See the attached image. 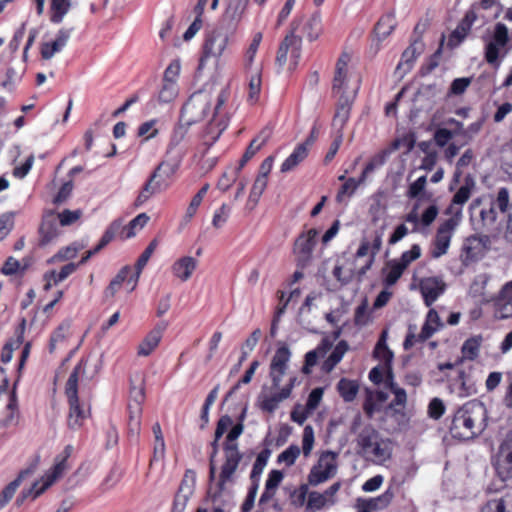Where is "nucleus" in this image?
Masks as SVG:
<instances>
[{"instance_id": "1", "label": "nucleus", "mask_w": 512, "mask_h": 512, "mask_svg": "<svg viewBox=\"0 0 512 512\" xmlns=\"http://www.w3.org/2000/svg\"><path fill=\"white\" fill-rule=\"evenodd\" d=\"M300 23H302L301 32L308 41L317 40L323 32L322 19L319 13H314L306 18L295 19L291 23L290 32L281 42L276 57L277 65L279 67L288 65L290 71L298 66L301 58L302 39L296 35Z\"/></svg>"}, {"instance_id": "2", "label": "nucleus", "mask_w": 512, "mask_h": 512, "mask_svg": "<svg viewBox=\"0 0 512 512\" xmlns=\"http://www.w3.org/2000/svg\"><path fill=\"white\" fill-rule=\"evenodd\" d=\"M361 416L357 415L351 425L356 434V453L364 460L382 465L392 456V442L384 437L373 425L366 424L360 428Z\"/></svg>"}, {"instance_id": "3", "label": "nucleus", "mask_w": 512, "mask_h": 512, "mask_svg": "<svg viewBox=\"0 0 512 512\" xmlns=\"http://www.w3.org/2000/svg\"><path fill=\"white\" fill-rule=\"evenodd\" d=\"M243 430L244 426L240 422L234 425L227 434L226 442L223 447L224 462L221 466L219 478L217 483L209 488V495L214 502H216L220 494L226 490V484L234 482V473L242 459V454L235 441L243 433Z\"/></svg>"}, {"instance_id": "4", "label": "nucleus", "mask_w": 512, "mask_h": 512, "mask_svg": "<svg viewBox=\"0 0 512 512\" xmlns=\"http://www.w3.org/2000/svg\"><path fill=\"white\" fill-rule=\"evenodd\" d=\"M485 418L486 409L481 402H467L455 413L450 432L458 439H472L485 429Z\"/></svg>"}, {"instance_id": "5", "label": "nucleus", "mask_w": 512, "mask_h": 512, "mask_svg": "<svg viewBox=\"0 0 512 512\" xmlns=\"http://www.w3.org/2000/svg\"><path fill=\"white\" fill-rule=\"evenodd\" d=\"M212 101L213 95L210 90L194 92L182 107L180 121L186 126L203 121L211 113Z\"/></svg>"}, {"instance_id": "6", "label": "nucleus", "mask_w": 512, "mask_h": 512, "mask_svg": "<svg viewBox=\"0 0 512 512\" xmlns=\"http://www.w3.org/2000/svg\"><path fill=\"white\" fill-rule=\"evenodd\" d=\"M84 361L82 360L70 374L66 386L65 393L70 405L68 416V425L72 429H78L82 426L84 419L87 417V411L82 409L78 399V374L82 370Z\"/></svg>"}, {"instance_id": "7", "label": "nucleus", "mask_w": 512, "mask_h": 512, "mask_svg": "<svg viewBox=\"0 0 512 512\" xmlns=\"http://www.w3.org/2000/svg\"><path fill=\"white\" fill-rule=\"evenodd\" d=\"M73 451L74 447L72 445L65 446L64 450L56 456L54 465L45 472L39 481L34 482V498L45 493L47 489L63 477L70 468L68 458L72 455Z\"/></svg>"}, {"instance_id": "8", "label": "nucleus", "mask_w": 512, "mask_h": 512, "mask_svg": "<svg viewBox=\"0 0 512 512\" xmlns=\"http://www.w3.org/2000/svg\"><path fill=\"white\" fill-rule=\"evenodd\" d=\"M337 459V452L330 450L322 452L308 474V483L311 486H318L333 478L338 469Z\"/></svg>"}, {"instance_id": "9", "label": "nucleus", "mask_w": 512, "mask_h": 512, "mask_svg": "<svg viewBox=\"0 0 512 512\" xmlns=\"http://www.w3.org/2000/svg\"><path fill=\"white\" fill-rule=\"evenodd\" d=\"M230 92L228 88H222L216 95L212 117L205 130L206 143L213 144L227 127V119L222 116V107L228 101Z\"/></svg>"}, {"instance_id": "10", "label": "nucleus", "mask_w": 512, "mask_h": 512, "mask_svg": "<svg viewBox=\"0 0 512 512\" xmlns=\"http://www.w3.org/2000/svg\"><path fill=\"white\" fill-rule=\"evenodd\" d=\"M295 382L296 377H291L289 382L281 389H273L266 386L262 387L257 397V406L259 409L269 414L273 413L282 401L290 397Z\"/></svg>"}, {"instance_id": "11", "label": "nucleus", "mask_w": 512, "mask_h": 512, "mask_svg": "<svg viewBox=\"0 0 512 512\" xmlns=\"http://www.w3.org/2000/svg\"><path fill=\"white\" fill-rule=\"evenodd\" d=\"M460 218L461 211L459 209L455 212V216L445 220L442 224H440L433 241V248L431 250V256L433 258H439L447 253L451 238L459 224Z\"/></svg>"}, {"instance_id": "12", "label": "nucleus", "mask_w": 512, "mask_h": 512, "mask_svg": "<svg viewBox=\"0 0 512 512\" xmlns=\"http://www.w3.org/2000/svg\"><path fill=\"white\" fill-rule=\"evenodd\" d=\"M350 60V55L344 52L340 55L336 62L332 92L337 97L347 95V93H349L355 87L354 85L351 89L349 88V83L352 77V73L349 68Z\"/></svg>"}, {"instance_id": "13", "label": "nucleus", "mask_w": 512, "mask_h": 512, "mask_svg": "<svg viewBox=\"0 0 512 512\" xmlns=\"http://www.w3.org/2000/svg\"><path fill=\"white\" fill-rule=\"evenodd\" d=\"M419 204L416 203L404 217L405 222L412 224V233H426L427 229L435 221L439 209L435 204L429 205L421 214Z\"/></svg>"}, {"instance_id": "14", "label": "nucleus", "mask_w": 512, "mask_h": 512, "mask_svg": "<svg viewBox=\"0 0 512 512\" xmlns=\"http://www.w3.org/2000/svg\"><path fill=\"white\" fill-rule=\"evenodd\" d=\"M318 234V230L312 228L296 238L293 252L299 265L306 266L311 261Z\"/></svg>"}, {"instance_id": "15", "label": "nucleus", "mask_w": 512, "mask_h": 512, "mask_svg": "<svg viewBox=\"0 0 512 512\" xmlns=\"http://www.w3.org/2000/svg\"><path fill=\"white\" fill-rule=\"evenodd\" d=\"M359 89V80H356L355 87L347 93L338 97L336 104L335 114L332 120V126L336 131V134L343 133V129L349 120L353 102L356 98Z\"/></svg>"}, {"instance_id": "16", "label": "nucleus", "mask_w": 512, "mask_h": 512, "mask_svg": "<svg viewBox=\"0 0 512 512\" xmlns=\"http://www.w3.org/2000/svg\"><path fill=\"white\" fill-rule=\"evenodd\" d=\"M314 445V431L311 426H306L303 430L302 436V449L297 445H290L287 449L278 455V462L285 463L287 466H292L301 451L305 457H308L313 449Z\"/></svg>"}, {"instance_id": "17", "label": "nucleus", "mask_w": 512, "mask_h": 512, "mask_svg": "<svg viewBox=\"0 0 512 512\" xmlns=\"http://www.w3.org/2000/svg\"><path fill=\"white\" fill-rule=\"evenodd\" d=\"M494 466L502 481L512 479V431L507 434L501 443Z\"/></svg>"}, {"instance_id": "18", "label": "nucleus", "mask_w": 512, "mask_h": 512, "mask_svg": "<svg viewBox=\"0 0 512 512\" xmlns=\"http://www.w3.org/2000/svg\"><path fill=\"white\" fill-rule=\"evenodd\" d=\"M195 482L196 473L193 470H187L175 495L172 512L185 511L187 502L194 492Z\"/></svg>"}, {"instance_id": "19", "label": "nucleus", "mask_w": 512, "mask_h": 512, "mask_svg": "<svg viewBox=\"0 0 512 512\" xmlns=\"http://www.w3.org/2000/svg\"><path fill=\"white\" fill-rule=\"evenodd\" d=\"M72 29L61 28L54 39L41 41L39 53L43 60H50L56 53L62 51L71 37Z\"/></svg>"}, {"instance_id": "20", "label": "nucleus", "mask_w": 512, "mask_h": 512, "mask_svg": "<svg viewBox=\"0 0 512 512\" xmlns=\"http://www.w3.org/2000/svg\"><path fill=\"white\" fill-rule=\"evenodd\" d=\"M419 289L425 305L429 307L444 293L446 284L441 277H425L420 280Z\"/></svg>"}, {"instance_id": "21", "label": "nucleus", "mask_w": 512, "mask_h": 512, "mask_svg": "<svg viewBox=\"0 0 512 512\" xmlns=\"http://www.w3.org/2000/svg\"><path fill=\"white\" fill-rule=\"evenodd\" d=\"M189 127L190 126H186L180 121V123L174 128L167 147L168 155H173V158L182 160L186 153L184 141Z\"/></svg>"}, {"instance_id": "22", "label": "nucleus", "mask_w": 512, "mask_h": 512, "mask_svg": "<svg viewBox=\"0 0 512 512\" xmlns=\"http://www.w3.org/2000/svg\"><path fill=\"white\" fill-rule=\"evenodd\" d=\"M167 326L168 323L165 321L157 324L139 344L137 354L143 357L149 356L158 347Z\"/></svg>"}, {"instance_id": "23", "label": "nucleus", "mask_w": 512, "mask_h": 512, "mask_svg": "<svg viewBox=\"0 0 512 512\" xmlns=\"http://www.w3.org/2000/svg\"><path fill=\"white\" fill-rule=\"evenodd\" d=\"M249 0H227V6L223 15V22L228 28L236 30L240 23L244 12L247 8Z\"/></svg>"}, {"instance_id": "24", "label": "nucleus", "mask_w": 512, "mask_h": 512, "mask_svg": "<svg viewBox=\"0 0 512 512\" xmlns=\"http://www.w3.org/2000/svg\"><path fill=\"white\" fill-rule=\"evenodd\" d=\"M198 261L192 256H183L171 266L172 275L181 282L188 281L197 269Z\"/></svg>"}, {"instance_id": "25", "label": "nucleus", "mask_w": 512, "mask_h": 512, "mask_svg": "<svg viewBox=\"0 0 512 512\" xmlns=\"http://www.w3.org/2000/svg\"><path fill=\"white\" fill-rule=\"evenodd\" d=\"M476 186V182L471 175H467L464 178L463 184L457 190L452 198L449 211L455 215L457 210H461V207L469 200Z\"/></svg>"}, {"instance_id": "26", "label": "nucleus", "mask_w": 512, "mask_h": 512, "mask_svg": "<svg viewBox=\"0 0 512 512\" xmlns=\"http://www.w3.org/2000/svg\"><path fill=\"white\" fill-rule=\"evenodd\" d=\"M39 244L45 246L59 235L58 221L54 212L47 213L39 227Z\"/></svg>"}, {"instance_id": "27", "label": "nucleus", "mask_w": 512, "mask_h": 512, "mask_svg": "<svg viewBox=\"0 0 512 512\" xmlns=\"http://www.w3.org/2000/svg\"><path fill=\"white\" fill-rule=\"evenodd\" d=\"M228 35L221 31L212 32L204 45L205 56L220 57L228 45Z\"/></svg>"}, {"instance_id": "28", "label": "nucleus", "mask_w": 512, "mask_h": 512, "mask_svg": "<svg viewBox=\"0 0 512 512\" xmlns=\"http://www.w3.org/2000/svg\"><path fill=\"white\" fill-rule=\"evenodd\" d=\"M169 187V182L165 179L153 178V174L150 175L149 179L143 186L138 197L135 200V206L139 207L143 205L152 195L155 193L166 190Z\"/></svg>"}, {"instance_id": "29", "label": "nucleus", "mask_w": 512, "mask_h": 512, "mask_svg": "<svg viewBox=\"0 0 512 512\" xmlns=\"http://www.w3.org/2000/svg\"><path fill=\"white\" fill-rule=\"evenodd\" d=\"M483 245L480 238L472 236L467 238L462 246L461 250V261L464 265H468L471 262L477 260L482 254Z\"/></svg>"}, {"instance_id": "30", "label": "nucleus", "mask_w": 512, "mask_h": 512, "mask_svg": "<svg viewBox=\"0 0 512 512\" xmlns=\"http://www.w3.org/2000/svg\"><path fill=\"white\" fill-rule=\"evenodd\" d=\"M423 49V43L421 41L415 40L402 53L401 61L397 65V70H402L403 72L410 71L417 57L423 52Z\"/></svg>"}, {"instance_id": "31", "label": "nucleus", "mask_w": 512, "mask_h": 512, "mask_svg": "<svg viewBox=\"0 0 512 512\" xmlns=\"http://www.w3.org/2000/svg\"><path fill=\"white\" fill-rule=\"evenodd\" d=\"M26 326V319L22 318L15 330V340L8 341L2 348L0 359L3 363H8L12 359L14 348H18L24 338V331Z\"/></svg>"}, {"instance_id": "32", "label": "nucleus", "mask_w": 512, "mask_h": 512, "mask_svg": "<svg viewBox=\"0 0 512 512\" xmlns=\"http://www.w3.org/2000/svg\"><path fill=\"white\" fill-rule=\"evenodd\" d=\"M443 327V323L435 309H430L427 313L424 325L421 328L418 338L421 342L429 339L436 331Z\"/></svg>"}, {"instance_id": "33", "label": "nucleus", "mask_w": 512, "mask_h": 512, "mask_svg": "<svg viewBox=\"0 0 512 512\" xmlns=\"http://www.w3.org/2000/svg\"><path fill=\"white\" fill-rule=\"evenodd\" d=\"M32 472L30 467L22 470L18 476L11 481L0 493V510L3 509L13 498L16 490L19 488L23 480Z\"/></svg>"}, {"instance_id": "34", "label": "nucleus", "mask_w": 512, "mask_h": 512, "mask_svg": "<svg viewBox=\"0 0 512 512\" xmlns=\"http://www.w3.org/2000/svg\"><path fill=\"white\" fill-rule=\"evenodd\" d=\"M157 246H158L157 239H153L149 243L147 248L144 250V252L138 258V260H137V262L135 264L136 272L128 280L129 283H132L131 291L135 289V287L137 285V282H138V279L140 277V274H141L143 268L146 266L147 262L149 261L150 257L154 253V251L157 248Z\"/></svg>"}, {"instance_id": "35", "label": "nucleus", "mask_w": 512, "mask_h": 512, "mask_svg": "<svg viewBox=\"0 0 512 512\" xmlns=\"http://www.w3.org/2000/svg\"><path fill=\"white\" fill-rule=\"evenodd\" d=\"M78 268V265L75 263H68L64 265L59 273L56 271H50L44 275V289L48 290L52 285H56L59 282L65 280L69 275L74 273Z\"/></svg>"}, {"instance_id": "36", "label": "nucleus", "mask_w": 512, "mask_h": 512, "mask_svg": "<svg viewBox=\"0 0 512 512\" xmlns=\"http://www.w3.org/2000/svg\"><path fill=\"white\" fill-rule=\"evenodd\" d=\"M308 156V148L306 144H299L294 151L282 163L280 171L287 173L297 167Z\"/></svg>"}, {"instance_id": "37", "label": "nucleus", "mask_w": 512, "mask_h": 512, "mask_svg": "<svg viewBox=\"0 0 512 512\" xmlns=\"http://www.w3.org/2000/svg\"><path fill=\"white\" fill-rule=\"evenodd\" d=\"M393 496H394L393 492H391L390 490H386L383 494L379 495L378 497L370 498V499L359 498L357 500L360 501V503H362V505L365 508H367V510L369 512H374V511L383 510L386 507H388V505L390 504V502L393 499Z\"/></svg>"}, {"instance_id": "38", "label": "nucleus", "mask_w": 512, "mask_h": 512, "mask_svg": "<svg viewBox=\"0 0 512 512\" xmlns=\"http://www.w3.org/2000/svg\"><path fill=\"white\" fill-rule=\"evenodd\" d=\"M181 160L173 158L172 161H162L153 171V178L165 179L170 183L171 178L177 172L180 166Z\"/></svg>"}, {"instance_id": "39", "label": "nucleus", "mask_w": 512, "mask_h": 512, "mask_svg": "<svg viewBox=\"0 0 512 512\" xmlns=\"http://www.w3.org/2000/svg\"><path fill=\"white\" fill-rule=\"evenodd\" d=\"M330 347V343L326 339H323L316 349L306 353L305 364L302 368L303 373L309 374L310 368L316 365L318 358L323 357L328 352Z\"/></svg>"}, {"instance_id": "40", "label": "nucleus", "mask_w": 512, "mask_h": 512, "mask_svg": "<svg viewBox=\"0 0 512 512\" xmlns=\"http://www.w3.org/2000/svg\"><path fill=\"white\" fill-rule=\"evenodd\" d=\"M481 512H512V497L491 499L482 506Z\"/></svg>"}, {"instance_id": "41", "label": "nucleus", "mask_w": 512, "mask_h": 512, "mask_svg": "<svg viewBox=\"0 0 512 512\" xmlns=\"http://www.w3.org/2000/svg\"><path fill=\"white\" fill-rule=\"evenodd\" d=\"M291 357V352L286 345H281L275 351L272 357L270 368L286 372L288 368V362Z\"/></svg>"}, {"instance_id": "42", "label": "nucleus", "mask_w": 512, "mask_h": 512, "mask_svg": "<svg viewBox=\"0 0 512 512\" xmlns=\"http://www.w3.org/2000/svg\"><path fill=\"white\" fill-rule=\"evenodd\" d=\"M369 246L371 247L372 255L370 257H368L365 265L362 266L358 270V278L359 279H361L366 274V272L371 268L372 264L374 263L376 255L381 250L382 234L375 232V234L373 235V239L371 241H369Z\"/></svg>"}, {"instance_id": "43", "label": "nucleus", "mask_w": 512, "mask_h": 512, "mask_svg": "<svg viewBox=\"0 0 512 512\" xmlns=\"http://www.w3.org/2000/svg\"><path fill=\"white\" fill-rule=\"evenodd\" d=\"M337 389L345 402H351L358 394L359 385L356 381L342 378L337 384Z\"/></svg>"}, {"instance_id": "44", "label": "nucleus", "mask_w": 512, "mask_h": 512, "mask_svg": "<svg viewBox=\"0 0 512 512\" xmlns=\"http://www.w3.org/2000/svg\"><path fill=\"white\" fill-rule=\"evenodd\" d=\"M348 350V344L346 341L342 340L337 343L332 353L326 359L323 364V369L327 372L333 370V368L342 360L344 354Z\"/></svg>"}, {"instance_id": "45", "label": "nucleus", "mask_w": 512, "mask_h": 512, "mask_svg": "<svg viewBox=\"0 0 512 512\" xmlns=\"http://www.w3.org/2000/svg\"><path fill=\"white\" fill-rule=\"evenodd\" d=\"M270 451L265 449L261 451L253 464V468L250 474L252 485L259 486L260 476L268 462Z\"/></svg>"}, {"instance_id": "46", "label": "nucleus", "mask_w": 512, "mask_h": 512, "mask_svg": "<svg viewBox=\"0 0 512 512\" xmlns=\"http://www.w3.org/2000/svg\"><path fill=\"white\" fill-rule=\"evenodd\" d=\"M130 398L133 402V404L129 405L131 413L141 414V404L145 399V388L143 381H141L139 385H131Z\"/></svg>"}, {"instance_id": "47", "label": "nucleus", "mask_w": 512, "mask_h": 512, "mask_svg": "<svg viewBox=\"0 0 512 512\" xmlns=\"http://www.w3.org/2000/svg\"><path fill=\"white\" fill-rule=\"evenodd\" d=\"M396 20L392 14L383 16L375 27V33L381 40L387 38L395 29Z\"/></svg>"}, {"instance_id": "48", "label": "nucleus", "mask_w": 512, "mask_h": 512, "mask_svg": "<svg viewBox=\"0 0 512 512\" xmlns=\"http://www.w3.org/2000/svg\"><path fill=\"white\" fill-rule=\"evenodd\" d=\"M155 442L153 447V460H162L165 457V441L162 433L161 426L156 422L152 427Z\"/></svg>"}, {"instance_id": "49", "label": "nucleus", "mask_w": 512, "mask_h": 512, "mask_svg": "<svg viewBox=\"0 0 512 512\" xmlns=\"http://www.w3.org/2000/svg\"><path fill=\"white\" fill-rule=\"evenodd\" d=\"M482 343L481 336H475L467 339L461 348L463 358L468 360H475L478 357L479 349Z\"/></svg>"}, {"instance_id": "50", "label": "nucleus", "mask_w": 512, "mask_h": 512, "mask_svg": "<svg viewBox=\"0 0 512 512\" xmlns=\"http://www.w3.org/2000/svg\"><path fill=\"white\" fill-rule=\"evenodd\" d=\"M389 151L383 150L375 154L367 163L365 168L362 171L361 174V181H366L368 175L372 173L375 169L381 167L385 164L387 157L389 155Z\"/></svg>"}, {"instance_id": "51", "label": "nucleus", "mask_w": 512, "mask_h": 512, "mask_svg": "<svg viewBox=\"0 0 512 512\" xmlns=\"http://www.w3.org/2000/svg\"><path fill=\"white\" fill-rule=\"evenodd\" d=\"M71 7V0H52L51 21L60 23Z\"/></svg>"}, {"instance_id": "52", "label": "nucleus", "mask_w": 512, "mask_h": 512, "mask_svg": "<svg viewBox=\"0 0 512 512\" xmlns=\"http://www.w3.org/2000/svg\"><path fill=\"white\" fill-rule=\"evenodd\" d=\"M149 216L146 213H141L132 219L127 226L122 225V231L125 232L124 238H132L136 234V228L142 229L149 221Z\"/></svg>"}, {"instance_id": "53", "label": "nucleus", "mask_w": 512, "mask_h": 512, "mask_svg": "<svg viewBox=\"0 0 512 512\" xmlns=\"http://www.w3.org/2000/svg\"><path fill=\"white\" fill-rule=\"evenodd\" d=\"M130 272V267H123L115 276V278L110 282L109 286L106 288L105 296L113 297L116 294V292L121 288L123 282L127 279Z\"/></svg>"}, {"instance_id": "54", "label": "nucleus", "mask_w": 512, "mask_h": 512, "mask_svg": "<svg viewBox=\"0 0 512 512\" xmlns=\"http://www.w3.org/2000/svg\"><path fill=\"white\" fill-rule=\"evenodd\" d=\"M268 184V178L257 175L249 195V203H252V207H255L265 191Z\"/></svg>"}, {"instance_id": "55", "label": "nucleus", "mask_w": 512, "mask_h": 512, "mask_svg": "<svg viewBox=\"0 0 512 512\" xmlns=\"http://www.w3.org/2000/svg\"><path fill=\"white\" fill-rule=\"evenodd\" d=\"M177 95V83H167L162 81V86L157 97L160 103H171L176 99Z\"/></svg>"}, {"instance_id": "56", "label": "nucleus", "mask_w": 512, "mask_h": 512, "mask_svg": "<svg viewBox=\"0 0 512 512\" xmlns=\"http://www.w3.org/2000/svg\"><path fill=\"white\" fill-rule=\"evenodd\" d=\"M387 386L394 395V399L391 402V406L404 407L407 402L406 391L403 388L399 387L398 384L393 381L392 375H389V381L387 383Z\"/></svg>"}, {"instance_id": "57", "label": "nucleus", "mask_w": 512, "mask_h": 512, "mask_svg": "<svg viewBox=\"0 0 512 512\" xmlns=\"http://www.w3.org/2000/svg\"><path fill=\"white\" fill-rule=\"evenodd\" d=\"M405 269L400 266L395 260L390 261L387 264L386 275L384 279V283L386 286L394 285L399 278L402 276Z\"/></svg>"}, {"instance_id": "58", "label": "nucleus", "mask_w": 512, "mask_h": 512, "mask_svg": "<svg viewBox=\"0 0 512 512\" xmlns=\"http://www.w3.org/2000/svg\"><path fill=\"white\" fill-rule=\"evenodd\" d=\"M385 336L386 332L384 331L378 343L376 344L374 355L376 358L383 361L386 365H389L392 362L393 353L386 345Z\"/></svg>"}, {"instance_id": "59", "label": "nucleus", "mask_w": 512, "mask_h": 512, "mask_svg": "<svg viewBox=\"0 0 512 512\" xmlns=\"http://www.w3.org/2000/svg\"><path fill=\"white\" fill-rule=\"evenodd\" d=\"M83 215L81 209L69 210L65 209L62 212L56 214L57 221L61 226H70L80 220Z\"/></svg>"}, {"instance_id": "60", "label": "nucleus", "mask_w": 512, "mask_h": 512, "mask_svg": "<svg viewBox=\"0 0 512 512\" xmlns=\"http://www.w3.org/2000/svg\"><path fill=\"white\" fill-rule=\"evenodd\" d=\"M327 506H330V505L322 493H319L317 491H312L309 493L308 501H307V505H306V509L308 511H312V512L318 511Z\"/></svg>"}, {"instance_id": "61", "label": "nucleus", "mask_w": 512, "mask_h": 512, "mask_svg": "<svg viewBox=\"0 0 512 512\" xmlns=\"http://www.w3.org/2000/svg\"><path fill=\"white\" fill-rule=\"evenodd\" d=\"M27 267V263H24V265L21 266L20 262L17 259L10 256L4 262L1 268V273L7 276H11L17 273L22 274Z\"/></svg>"}, {"instance_id": "62", "label": "nucleus", "mask_w": 512, "mask_h": 512, "mask_svg": "<svg viewBox=\"0 0 512 512\" xmlns=\"http://www.w3.org/2000/svg\"><path fill=\"white\" fill-rule=\"evenodd\" d=\"M421 256V248L418 244L412 245L411 249L402 253L399 259L395 261L406 269L410 263L417 260Z\"/></svg>"}, {"instance_id": "63", "label": "nucleus", "mask_w": 512, "mask_h": 512, "mask_svg": "<svg viewBox=\"0 0 512 512\" xmlns=\"http://www.w3.org/2000/svg\"><path fill=\"white\" fill-rule=\"evenodd\" d=\"M465 377V371L461 370L457 378L451 384V391L457 393L459 397H466L471 394V389L466 385Z\"/></svg>"}, {"instance_id": "64", "label": "nucleus", "mask_w": 512, "mask_h": 512, "mask_svg": "<svg viewBox=\"0 0 512 512\" xmlns=\"http://www.w3.org/2000/svg\"><path fill=\"white\" fill-rule=\"evenodd\" d=\"M81 248L73 243L65 248L60 249L52 258L51 262L66 261L76 257Z\"/></svg>"}]
</instances>
